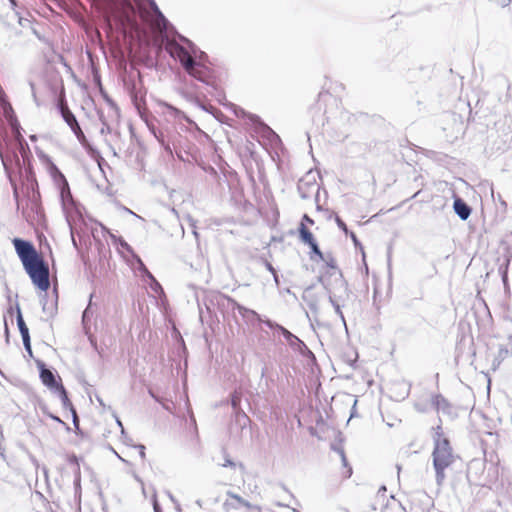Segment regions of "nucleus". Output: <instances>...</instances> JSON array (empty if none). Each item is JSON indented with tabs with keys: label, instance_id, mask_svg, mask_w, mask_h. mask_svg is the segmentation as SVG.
Returning a JSON list of instances; mask_svg holds the SVG:
<instances>
[{
	"label": "nucleus",
	"instance_id": "f257e3e1",
	"mask_svg": "<svg viewBox=\"0 0 512 512\" xmlns=\"http://www.w3.org/2000/svg\"><path fill=\"white\" fill-rule=\"evenodd\" d=\"M176 38L167 37L165 48L174 59H178L189 75L199 81H207V68L204 61L207 55L200 51L197 46L187 37L175 31Z\"/></svg>",
	"mask_w": 512,
	"mask_h": 512
},
{
	"label": "nucleus",
	"instance_id": "f03ea898",
	"mask_svg": "<svg viewBox=\"0 0 512 512\" xmlns=\"http://www.w3.org/2000/svg\"><path fill=\"white\" fill-rule=\"evenodd\" d=\"M106 14L117 22L137 24V18L145 19L148 15L155 20L169 25L154 0H105Z\"/></svg>",
	"mask_w": 512,
	"mask_h": 512
},
{
	"label": "nucleus",
	"instance_id": "7ed1b4c3",
	"mask_svg": "<svg viewBox=\"0 0 512 512\" xmlns=\"http://www.w3.org/2000/svg\"><path fill=\"white\" fill-rule=\"evenodd\" d=\"M12 243L32 283L41 291L46 292L50 287L48 264L37 252L32 242L14 238Z\"/></svg>",
	"mask_w": 512,
	"mask_h": 512
},
{
	"label": "nucleus",
	"instance_id": "20e7f679",
	"mask_svg": "<svg viewBox=\"0 0 512 512\" xmlns=\"http://www.w3.org/2000/svg\"><path fill=\"white\" fill-rule=\"evenodd\" d=\"M434 448L432 452L433 467L435 470L436 483L441 486L445 481V470L449 468L455 461L456 456L450 445L448 438L443 436L440 425L433 429Z\"/></svg>",
	"mask_w": 512,
	"mask_h": 512
},
{
	"label": "nucleus",
	"instance_id": "39448f33",
	"mask_svg": "<svg viewBox=\"0 0 512 512\" xmlns=\"http://www.w3.org/2000/svg\"><path fill=\"white\" fill-rule=\"evenodd\" d=\"M319 281L322 282L328 293L329 302L335 301V303H339V305L344 306L346 300L350 296V291L348 290L347 283L343 279L342 275L340 273L334 275L333 286L327 283L322 277L319 278Z\"/></svg>",
	"mask_w": 512,
	"mask_h": 512
},
{
	"label": "nucleus",
	"instance_id": "423d86ee",
	"mask_svg": "<svg viewBox=\"0 0 512 512\" xmlns=\"http://www.w3.org/2000/svg\"><path fill=\"white\" fill-rule=\"evenodd\" d=\"M264 323L272 329L279 330L291 346H294L297 343L299 346L306 347V345L304 344V342L302 340H300L297 336L292 334L289 330H287L285 327L281 326L280 324L275 323L269 319H266L264 321Z\"/></svg>",
	"mask_w": 512,
	"mask_h": 512
},
{
	"label": "nucleus",
	"instance_id": "0eeeda50",
	"mask_svg": "<svg viewBox=\"0 0 512 512\" xmlns=\"http://www.w3.org/2000/svg\"><path fill=\"white\" fill-rule=\"evenodd\" d=\"M58 109L63 120L71 128V130L76 128V126H80L76 119V116L69 109L65 100H59Z\"/></svg>",
	"mask_w": 512,
	"mask_h": 512
},
{
	"label": "nucleus",
	"instance_id": "6e6552de",
	"mask_svg": "<svg viewBox=\"0 0 512 512\" xmlns=\"http://www.w3.org/2000/svg\"><path fill=\"white\" fill-rule=\"evenodd\" d=\"M39 370L43 384L49 388H55L57 390L61 384L57 382L54 373L50 369L46 368L43 363L39 365Z\"/></svg>",
	"mask_w": 512,
	"mask_h": 512
},
{
	"label": "nucleus",
	"instance_id": "1a4fd4ad",
	"mask_svg": "<svg viewBox=\"0 0 512 512\" xmlns=\"http://www.w3.org/2000/svg\"><path fill=\"white\" fill-rule=\"evenodd\" d=\"M453 209L461 220H467L472 212L471 207L459 197L455 198L453 202Z\"/></svg>",
	"mask_w": 512,
	"mask_h": 512
},
{
	"label": "nucleus",
	"instance_id": "9d476101",
	"mask_svg": "<svg viewBox=\"0 0 512 512\" xmlns=\"http://www.w3.org/2000/svg\"><path fill=\"white\" fill-rule=\"evenodd\" d=\"M432 406L435 410L442 411L443 413H448L450 409L448 401L440 394L432 397Z\"/></svg>",
	"mask_w": 512,
	"mask_h": 512
},
{
	"label": "nucleus",
	"instance_id": "9b49d317",
	"mask_svg": "<svg viewBox=\"0 0 512 512\" xmlns=\"http://www.w3.org/2000/svg\"><path fill=\"white\" fill-rule=\"evenodd\" d=\"M299 238L306 245H309L315 241L313 234L310 232V230L306 227L304 223H300Z\"/></svg>",
	"mask_w": 512,
	"mask_h": 512
},
{
	"label": "nucleus",
	"instance_id": "f8f14e48",
	"mask_svg": "<svg viewBox=\"0 0 512 512\" xmlns=\"http://www.w3.org/2000/svg\"><path fill=\"white\" fill-rule=\"evenodd\" d=\"M16 321H17V326H18V329H19V332L21 334V337L22 338H25V337H30V334H29V329L23 319V316H22V313H21V310L19 308V306H17V317H16Z\"/></svg>",
	"mask_w": 512,
	"mask_h": 512
},
{
	"label": "nucleus",
	"instance_id": "ddd939ff",
	"mask_svg": "<svg viewBox=\"0 0 512 512\" xmlns=\"http://www.w3.org/2000/svg\"><path fill=\"white\" fill-rule=\"evenodd\" d=\"M509 355V349L507 347H504V346H499V349L497 351V354L495 355V358L493 360V368L496 369L497 367H499V365L502 363V361L504 359L507 358V356Z\"/></svg>",
	"mask_w": 512,
	"mask_h": 512
},
{
	"label": "nucleus",
	"instance_id": "4468645a",
	"mask_svg": "<svg viewBox=\"0 0 512 512\" xmlns=\"http://www.w3.org/2000/svg\"><path fill=\"white\" fill-rule=\"evenodd\" d=\"M57 392L59 394V397L61 399L63 407L64 408H69L75 414V410L73 408V405H72L71 401L69 400L67 392H66L65 388L63 387V385H60L58 387Z\"/></svg>",
	"mask_w": 512,
	"mask_h": 512
},
{
	"label": "nucleus",
	"instance_id": "2eb2a0df",
	"mask_svg": "<svg viewBox=\"0 0 512 512\" xmlns=\"http://www.w3.org/2000/svg\"><path fill=\"white\" fill-rule=\"evenodd\" d=\"M234 306L243 317L253 316V317L257 318L258 320H261L260 315L257 312H255L254 310L246 308L237 302H234Z\"/></svg>",
	"mask_w": 512,
	"mask_h": 512
},
{
	"label": "nucleus",
	"instance_id": "dca6fc26",
	"mask_svg": "<svg viewBox=\"0 0 512 512\" xmlns=\"http://www.w3.org/2000/svg\"><path fill=\"white\" fill-rule=\"evenodd\" d=\"M221 466L229 467L231 469L239 468L242 472L245 471L244 465L242 463L234 462L226 452H224V463H222Z\"/></svg>",
	"mask_w": 512,
	"mask_h": 512
},
{
	"label": "nucleus",
	"instance_id": "f3484780",
	"mask_svg": "<svg viewBox=\"0 0 512 512\" xmlns=\"http://www.w3.org/2000/svg\"><path fill=\"white\" fill-rule=\"evenodd\" d=\"M72 131L83 147H87L89 145L88 140L80 126H76V128L72 129Z\"/></svg>",
	"mask_w": 512,
	"mask_h": 512
},
{
	"label": "nucleus",
	"instance_id": "a211bd4d",
	"mask_svg": "<svg viewBox=\"0 0 512 512\" xmlns=\"http://www.w3.org/2000/svg\"><path fill=\"white\" fill-rule=\"evenodd\" d=\"M250 120L255 124L259 125V127L263 130V132H268L274 134V132L264 124L257 115H250Z\"/></svg>",
	"mask_w": 512,
	"mask_h": 512
},
{
	"label": "nucleus",
	"instance_id": "6ab92c4d",
	"mask_svg": "<svg viewBox=\"0 0 512 512\" xmlns=\"http://www.w3.org/2000/svg\"><path fill=\"white\" fill-rule=\"evenodd\" d=\"M240 403H241V394L238 392H234L231 397V406L237 412L240 410Z\"/></svg>",
	"mask_w": 512,
	"mask_h": 512
},
{
	"label": "nucleus",
	"instance_id": "aec40b11",
	"mask_svg": "<svg viewBox=\"0 0 512 512\" xmlns=\"http://www.w3.org/2000/svg\"><path fill=\"white\" fill-rule=\"evenodd\" d=\"M137 263H138V270L142 273L143 276L147 278H152V274L149 272V270L146 268L143 261L137 256L136 257Z\"/></svg>",
	"mask_w": 512,
	"mask_h": 512
},
{
	"label": "nucleus",
	"instance_id": "412c9836",
	"mask_svg": "<svg viewBox=\"0 0 512 512\" xmlns=\"http://www.w3.org/2000/svg\"><path fill=\"white\" fill-rule=\"evenodd\" d=\"M330 303H331V305L333 306V308H334V310H335V313L340 317V319H341V321H342L343 325L345 326V328H347L346 320H345V317H344L343 312H342V310H341V307H342L343 305H339V303H335V301H332V302H330Z\"/></svg>",
	"mask_w": 512,
	"mask_h": 512
},
{
	"label": "nucleus",
	"instance_id": "4be33fe9",
	"mask_svg": "<svg viewBox=\"0 0 512 512\" xmlns=\"http://www.w3.org/2000/svg\"><path fill=\"white\" fill-rule=\"evenodd\" d=\"M311 249V253L318 256L321 260H325L323 253L321 252L316 241L308 245Z\"/></svg>",
	"mask_w": 512,
	"mask_h": 512
},
{
	"label": "nucleus",
	"instance_id": "5701e85b",
	"mask_svg": "<svg viewBox=\"0 0 512 512\" xmlns=\"http://www.w3.org/2000/svg\"><path fill=\"white\" fill-rule=\"evenodd\" d=\"M152 132L154 134V136L157 138V140L162 144V146L164 147V149L170 154L172 155V150L170 148V146L168 144H165L164 143V139H163V135L162 133H160L159 135L156 133V131L154 129H152Z\"/></svg>",
	"mask_w": 512,
	"mask_h": 512
},
{
	"label": "nucleus",
	"instance_id": "b1692460",
	"mask_svg": "<svg viewBox=\"0 0 512 512\" xmlns=\"http://www.w3.org/2000/svg\"><path fill=\"white\" fill-rule=\"evenodd\" d=\"M508 266H509V260L506 261V264L504 266H500V268H499V272L501 274L502 281H503L504 285L507 284Z\"/></svg>",
	"mask_w": 512,
	"mask_h": 512
},
{
	"label": "nucleus",
	"instance_id": "393cba45",
	"mask_svg": "<svg viewBox=\"0 0 512 512\" xmlns=\"http://www.w3.org/2000/svg\"><path fill=\"white\" fill-rule=\"evenodd\" d=\"M150 280V287L151 289L158 293V292H161L162 291V287L161 285L159 284V282L155 279V277L152 275V278H148Z\"/></svg>",
	"mask_w": 512,
	"mask_h": 512
},
{
	"label": "nucleus",
	"instance_id": "a878e982",
	"mask_svg": "<svg viewBox=\"0 0 512 512\" xmlns=\"http://www.w3.org/2000/svg\"><path fill=\"white\" fill-rule=\"evenodd\" d=\"M335 221H336L337 226L342 231H344L346 235H348L349 230H348L347 225L345 224V222L339 216H336Z\"/></svg>",
	"mask_w": 512,
	"mask_h": 512
},
{
	"label": "nucleus",
	"instance_id": "bb28decb",
	"mask_svg": "<svg viewBox=\"0 0 512 512\" xmlns=\"http://www.w3.org/2000/svg\"><path fill=\"white\" fill-rule=\"evenodd\" d=\"M46 297H47V294L45 293L41 299H40V302L42 303V308H43V311L44 312H49L50 314L53 313V308L51 307H48L47 305V301H46Z\"/></svg>",
	"mask_w": 512,
	"mask_h": 512
},
{
	"label": "nucleus",
	"instance_id": "cd10ccee",
	"mask_svg": "<svg viewBox=\"0 0 512 512\" xmlns=\"http://www.w3.org/2000/svg\"><path fill=\"white\" fill-rule=\"evenodd\" d=\"M227 496L234 499L240 506H242L243 503L245 502L244 498H242L241 496H239L231 491H227Z\"/></svg>",
	"mask_w": 512,
	"mask_h": 512
},
{
	"label": "nucleus",
	"instance_id": "c85d7f7f",
	"mask_svg": "<svg viewBox=\"0 0 512 512\" xmlns=\"http://www.w3.org/2000/svg\"><path fill=\"white\" fill-rule=\"evenodd\" d=\"M23 345L27 353L32 356L31 340L30 337L22 338Z\"/></svg>",
	"mask_w": 512,
	"mask_h": 512
},
{
	"label": "nucleus",
	"instance_id": "c756f323",
	"mask_svg": "<svg viewBox=\"0 0 512 512\" xmlns=\"http://www.w3.org/2000/svg\"><path fill=\"white\" fill-rule=\"evenodd\" d=\"M187 221L189 225L193 228V235L195 236L196 239H198L199 234L196 230V221L189 215L187 216Z\"/></svg>",
	"mask_w": 512,
	"mask_h": 512
},
{
	"label": "nucleus",
	"instance_id": "7c9ffc66",
	"mask_svg": "<svg viewBox=\"0 0 512 512\" xmlns=\"http://www.w3.org/2000/svg\"><path fill=\"white\" fill-rule=\"evenodd\" d=\"M332 448L338 452V454L340 455L341 457V460L343 462V465L346 466L347 465V461H346V457H345V453H344V450L342 448H339V447H336V445H332Z\"/></svg>",
	"mask_w": 512,
	"mask_h": 512
},
{
	"label": "nucleus",
	"instance_id": "2f4dec72",
	"mask_svg": "<svg viewBox=\"0 0 512 512\" xmlns=\"http://www.w3.org/2000/svg\"><path fill=\"white\" fill-rule=\"evenodd\" d=\"M152 504H153V510L154 512H161V507L157 501V496H156V493L154 492L153 496H152Z\"/></svg>",
	"mask_w": 512,
	"mask_h": 512
},
{
	"label": "nucleus",
	"instance_id": "473e14b6",
	"mask_svg": "<svg viewBox=\"0 0 512 512\" xmlns=\"http://www.w3.org/2000/svg\"><path fill=\"white\" fill-rule=\"evenodd\" d=\"M242 506L246 507L249 510H255V511H258V512H260V510H261V508L259 506L251 504L250 502H248L246 500H245V502L243 503Z\"/></svg>",
	"mask_w": 512,
	"mask_h": 512
},
{
	"label": "nucleus",
	"instance_id": "72a5a7b5",
	"mask_svg": "<svg viewBox=\"0 0 512 512\" xmlns=\"http://www.w3.org/2000/svg\"><path fill=\"white\" fill-rule=\"evenodd\" d=\"M39 195H36V194H33V202H32V210L36 211L37 213L39 212V204H38V197Z\"/></svg>",
	"mask_w": 512,
	"mask_h": 512
},
{
	"label": "nucleus",
	"instance_id": "f704fd0d",
	"mask_svg": "<svg viewBox=\"0 0 512 512\" xmlns=\"http://www.w3.org/2000/svg\"><path fill=\"white\" fill-rule=\"evenodd\" d=\"M92 298V296L90 297V299ZM90 306H91V303L89 304V306L84 310L83 312V315H82V320H83V323L86 322V320L89 318L90 316Z\"/></svg>",
	"mask_w": 512,
	"mask_h": 512
},
{
	"label": "nucleus",
	"instance_id": "c9c22d12",
	"mask_svg": "<svg viewBox=\"0 0 512 512\" xmlns=\"http://www.w3.org/2000/svg\"><path fill=\"white\" fill-rule=\"evenodd\" d=\"M490 1L500 5L501 7H506L511 2V0H490Z\"/></svg>",
	"mask_w": 512,
	"mask_h": 512
},
{
	"label": "nucleus",
	"instance_id": "e433bc0d",
	"mask_svg": "<svg viewBox=\"0 0 512 512\" xmlns=\"http://www.w3.org/2000/svg\"><path fill=\"white\" fill-rule=\"evenodd\" d=\"M265 267H266V269H267L269 272H271V273H272V275H273V274H275V273H277V272H276V270H275V268L273 267V265H272L270 262L266 261V262H265Z\"/></svg>",
	"mask_w": 512,
	"mask_h": 512
},
{
	"label": "nucleus",
	"instance_id": "4c0bfd02",
	"mask_svg": "<svg viewBox=\"0 0 512 512\" xmlns=\"http://www.w3.org/2000/svg\"><path fill=\"white\" fill-rule=\"evenodd\" d=\"M348 234L350 235V238L354 242L355 246L360 245V243H359V241L357 239V236H356V234L354 232H349Z\"/></svg>",
	"mask_w": 512,
	"mask_h": 512
},
{
	"label": "nucleus",
	"instance_id": "58836bf2",
	"mask_svg": "<svg viewBox=\"0 0 512 512\" xmlns=\"http://www.w3.org/2000/svg\"><path fill=\"white\" fill-rule=\"evenodd\" d=\"M304 222H307L309 224H314V221L313 219H311L307 214H304L303 215V218H302V222L301 223H304Z\"/></svg>",
	"mask_w": 512,
	"mask_h": 512
},
{
	"label": "nucleus",
	"instance_id": "ea45409f",
	"mask_svg": "<svg viewBox=\"0 0 512 512\" xmlns=\"http://www.w3.org/2000/svg\"><path fill=\"white\" fill-rule=\"evenodd\" d=\"M89 341L96 351H98L97 342L94 336H89Z\"/></svg>",
	"mask_w": 512,
	"mask_h": 512
},
{
	"label": "nucleus",
	"instance_id": "a19ab883",
	"mask_svg": "<svg viewBox=\"0 0 512 512\" xmlns=\"http://www.w3.org/2000/svg\"><path fill=\"white\" fill-rule=\"evenodd\" d=\"M138 448L140 450V452H139L140 457L142 459H144L145 458V446L140 444V445H138Z\"/></svg>",
	"mask_w": 512,
	"mask_h": 512
},
{
	"label": "nucleus",
	"instance_id": "79ce46f5",
	"mask_svg": "<svg viewBox=\"0 0 512 512\" xmlns=\"http://www.w3.org/2000/svg\"><path fill=\"white\" fill-rule=\"evenodd\" d=\"M414 407H415V409H416L417 411H419V412H422V413H423V412H425V411H426L425 407H424V406H422V405H421V404H419V403H415Z\"/></svg>",
	"mask_w": 512,
	"mask_h": 512
},
{
	"label": "nucleus",
	"instance_id": "37998d69",
	"mask_svg": "<svg viewBox=\"0 0 512 512\" xmlns=\"http://www.w3.org/2000/svg\"><path fill=\"white\" fill-rule=\"evenodd\" d=\"M324 261H326V263H327V265H328L329 267H331V268H335V267H336V266H335V262H334V260H333L332 258H330V260H326V259H325Z\"/></svg>",
	"mask_w": 512,
	"mask_h": 512
},
{
	"label": "nucleus",
	"instance_id": "c03bdc74",
	"mask_svg": "<svg viewBox=\"0 0 512 512\" xmlns=\"http://www.w3.org/2000/svg\"><path fill=\"white\" fill-rule=\"evenodd\" d=\"M134 477L141 484L142 492L145 495V488H144L143 481L137 475H134Z\"/></svg>",
	"mask_w": 512,
	"mask_h": 512
},
{
	"label": "nucleus",
	"instance_id": "a18cd8bd",
	"mask_svg": "<svg viewBox=\"0 0 512 512\" xmlns=\"http://www.w3.org/2000/svg\"><path fill=\"white\" fill-rule=\"evenodd\" d=\"M274 282L276 286H279V276L277 273L273 274Z\"/></svg>",
	"mask_w": 512,
	"mask_h": 512
},
{
	"label": "nucleus",
	"instance_id": "49530a36",
	"mask_svg": "<svg viewBox=\"0 0 512 512\" xmlns=\"http://www.w3.org/2000/svg\"><path fill=\"white\" fill-rule=\"evenodd\" d=\"M5 336H6V342H9V330H8L6 323H5Z\"/></svg>",
	"mask_w": 512,
	"mask_h": 512
},
{
	"label": "nucleus",
	"instance_id": "de8ad7c7",
	"mask_svg": "<svg viewBox=\"0 0 512 512\" xmlns=\"http://www.w3.org/2000/svg\"><path fill=\"white\" fill-rule=\"evenodd\" d=\"M30 87H31V90H32V96L34 98V100L36 101V94H35V91H34V84L33 83H30Z\"/></svg>",
	"mask_w": 512,
	"mask_h": 512
},
{
	"label": "nucleus",
	"instance_id": "09e8293b",
	"mask_svg": "<svg viewBox=\"0 0 512 512\" xmlns=\"http://www.w3.org/2000/svg\"><path fill=\"white\" fill-rule=\"evenodd\" d=\"M49 417H51L53 420L57 421V422H60V423H63L60 418H58L57 416L53 415V414H49Z\"/></svg>",
	"mask_w": 512,
	"mask_h": 512
},
{
	"label": "nucleus",
	"instance_id": "8fccbe9b",
	"mask_svg": "<svg viewBox=\"0 0 512 512\" xmlns=\"http://www.w3.org/2000/svg\"><path fill=\"white\" fill-rule=\"evenodd\" d=\"M110 131H111V129H110V127H109V126L103 127V128L101 129V133H102V134H103V133H105V132H110Z\"/></svg>",
	"mask_w": 512,
	"mask_h": 512
},
{
	"label": "nucleus",
	"instance_id": "3c124183",
	"mask_svg": "<svg viewBox=\"0 0 512 512\" xmlns=\"http://www.w3.org/2000/svg\"><path fill=\"white\" fill-rule=\"evenodd\" d=\"M121 245H122V247H124L127 250L131 251V247L125 241H123Z\"/></svg>",
	"mask_w": 512,
	"mask_h": 512
},
{
	"label": "nucleus",
	"instance_id": "603ef678",
	"mask_svg": "<svg viewBox=\"0 0 512 512\" xmlns=\"http://www.w3.org/2000/svg\"><path fill=\"white\" fill-rule=\"evenodd\" d=\"M196 505H197L199 508H202V507H203V502H202V500H200V499L196 500Z\"/></svg>",
	"mask_w": 512,
	"mask_h": 512
},
{
	"label": "nucleus",
	"instance_id": "864d4df0",
	"mask_svg": "<svg viewBox=\"0 0 512 512\" xmlns=\"http://www.w3.org/2000/svg\"><path fill=\"white\" fill-rule=\"evenodd\" d=\"M224 505H225V506H231V507H232V508H234V509H237V508H238V506L233 505V504H230L229 502H225V504H224Z\"/></svg>",
	"mask_w": 512,
	"mask_h": 512
},
{
	"label": "nucleus",
	"instance_id": "5fc2aeb1",
	"mask_svg": "<svg viewBox=\"0 0 512 512\" xmlns=\"http://www.w3.org/2000/svg\"><path fill=\"white\" fill-rule=\"evenodd\" d=\"M8 1H9L10 5H11V8L13 9L14 6L16 5L15 0H8Z\"/></svg>",
	"mask_w": 512,
	"mask_h": 512
},
{
	"label": "nucleus",
	"instance_id": "6e6d98bb",
	"mask_svg": "<svg viewBox=\"0 0 512 512\" xmlns=\"http://www.w3.org/2000/svg\"><path fill=\"white\" fill-rule=\"evenodd\" d=\"M171 212H172L174 215L178 216V212H177V210H176L175 208H172V209H171Z\"/></svg>",
	"mask_w": 512,
	"mask_h": 512
},
{
	"label": "nucleus",
	"instance_id": "4d7b16f0",
	"mask_svg": "<svg viewBox=\"0 0 512 512\" xmlns=\"http://www.w3.org/2000/svg\"><path fill=\"white\" fill-rule=\"evenodd\" d=\"M14 197H15L16 199H18V192H17V189H16V188L14 189Z\"/></svg>",
	"mask_w": 512,
	"mask_h": 512
},
{
	"label": "nucleus",
	"instance_id": "13d9d810",
	"mask_svg": "<svg viewBox=\"0 0 512 512\" xmlns=\"http://www.w3.org/2000/svg\"><path fill=\"white\" fill-rule=\"evenodd\" d=\"M168 495H169V498H170L173 502H175L173 495H172L171 493H168Z\"/></svg>",
	"mask_w": 512,
	"mask_h": 512
},
{
	"label": "nucleus",
	"instance_id": "bf43d9fd",
	"mask_svg": "<svg viewBox=\"0 0 512 512\" xmlns=\"http://www.w3.org/2000/svg\"><path fill=\"white\" fill-rule=\"evenodd\" d=\"M127 211H128L130 214H133V215L137 216L135 213H133V211H131V210H129V209H127Z\"/></svg>",
	"mask_w": 512,
	"mask_h": 512
},
{
	"label": "nucleus",
	"instance_id": "052dcab7",
	"mask_svg": "<svg viewBox=\"0 0 512 512\" xmlns=\"http://www.w3.org/2000/svg\"><path fill=\"white\" fill-rule=\"evenodd\" d=\"M509 354H511V355H512V344H511V348H510V350H509Z\"/></svg>",
	"mask_w": 512,
	"mask_h": 512
},
{
	"label": "nucleus",
	"instance_id": "680f3d73",
	"mask_svg": "<svg viewBox=\"0 0 512 512\" xmlns=\"http://www.w3.org/2000/svg\"><path fill=\"white\" fill-rule=\"evenodd\" d=\"M117 423L119 426H122V423L119 420H117Z\"/></svg>",
	"mask_w": 512,
	"mask_h": 512
},
{
	"label": "nucleus",
	"instance_id": "e2e57ef3",
	"mask_svg": "<svg viewBox=\"0 0 512 512\" xmlns=\"http://www.w3.org/2000/svg\"><path fill=\"white\" fill-rule=\"evenodd\" d=\"M509 339H512V335H511V336H509Z\"/></svg>",
	"mask_w": 512,
	"mask_h": 512
}]
</instances>
